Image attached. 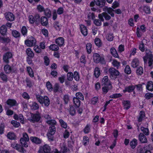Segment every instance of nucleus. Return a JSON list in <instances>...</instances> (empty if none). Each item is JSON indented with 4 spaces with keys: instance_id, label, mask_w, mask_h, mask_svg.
Listing matches in <instances>:
<instances>
[{
    "instance_id": "obj_1",
    "label": "nucleus",
    "mask_w": 153,
    "mask_h": 153,
    "mask_svg": "<svg viewBox=\"0 0 153 153\" xmlns=\"http://www.w3.org/2000/svg\"><path fill=\"white\" fill-rule=\"evenodd\" d=\"M36 99L38 101L42 104H44L45 106H48L50 104V100L47 96L42 97L41 95H36Z\"/></svg>"
},
{
    "instance_id": "obj_2",
    "label": "nucleus",
    "mask_w": 153,
    "mask_h": 153,
    "mask_svg": "<svg viewBox=\"0 0 153 153\" xmlns=\"http://www.w3.org/2000/svg\"><path fill=\"white\" fill-rule=\"evenodd\" d=\"M147 51H146V54L145 56L143 57V59L144 62L145 63H147L148 59H149L148 62L149 66H151L152 64V60L153 62V57H152V53L149 50L148 51V53H147Z\"/></svg>"
},
{
    "instance_id": "obj_3",
    "label": "nucleus",
    "mask_w": 153,
    "mask_h": 153,
    "mask_svg": "<svg viewBox=\"0 0 153 153\" xmlns=\"http://www.w3.org/2000/svg\"><path fill=\"white\" fill-rule=\"evenodd\" d=\"M35 39L33 36L29 37L28 39L25 41V44L27 46L32 47L36 44Z\"/></svg>"
},
{
    "instance_id": "obj_4",
    "label": "nucleus",
    "mask_w": 153,
    "mask_h": 153,
    "mask_svg": "<svg viewBox=\"0 0 153 153\" xmlns=\"http://www.w3.org/2000/svg\"><path fill=\"white\" fill-rule=\"evenodd\" d=\"M39 153H53L51 152L50 147L48 145H45L42 147H41L39 151Z\"/></svg>"
},
{
    "instance_id": "obj_5",
    "label": "nucleus",
    "mask_w": 153,
    "mask_h": 153,
    "mask_svg": "<svg viewBox=\"0 0 153 153\" xmlns=\"http://www.w3.org/2000/svg\"><path fill=\"white\" fill-rule=\"evenodd\" d=\"M4 70L6 74H10L11 72L13 73L16 72L17 69L15 67L11 68L9 65L7 64L4 65Z\"/></svg>"
},
{
    "instance_id": "obj_6",
    "label": "nucleus",
    "mask_w": 153,
    "mask_h": 153,
    "mask_svg": "<svg viewBox=\"0 0 153 153\" xmlns=\"http://www.w3.org/2000/svg\"><path fill=\"white\" fill-rule=\"evenodd\" d=\"M93 59L94 62L96 63H99L100 62H103L104 60L103 57L100 56L97 53H94L93 54Z\"/></svg>"
},
{
    "instance_id": "obj_7",
    "label": "nucleus",
    "mask_w": 153,
    "mask_h": 153,
    "mask_svg": "<svg viewBox=\"0 0 153 153\" xmlns=\"http://www.w3.org/2000/svg\"><path fill=\"white\" fill-rule=\"evenodd\" d=\"M5 17L7 20L10 22L15 19V16L13 14L10 12H7L4 14Z\"/></svg>"
},
{
    "instance_id": "obj_8",
    "label": "nucleus",
    "mask_w": 153,
    "mask_h": 153,
    "mask_svg": "<svg viewBox=\"0 0 153 153\" xmlns=\"http://www.w3.org/2000/svg\"><path fill=\"white\" fill-rule=\"evenodd\" d=\"M12 54L11 53L8 52L5 53L3 56V60L6 63H8L9 62V59L12 58Z\"/></svg>"
},
{
    "instance_id": "obj_9",
    "label": "nucleus",
    "mask_w": 153,
    "mask_h": 153,
    "mask_svg": "<svg viewBox=\"0 0 153 153\" xmlns=\"http://www.w3.org/2000/svg\"><path fill=\"white\" fill-rule=\"evenodd\" d=\"M11 146L12 148L17 150L19 152H24L25 151V150L24 149L23 147L21 146L20 145L16 143H12Z\"/></svg>"
},
{
    "instance_id": "obj_10",
    "label": "nucleus",
    "mask_w": 153,
    "mask_h": 153,
    "mask_svg": "<svg viewBox=\"0 0 153 153\" xmlns=\"http://www.w3.org/2000/svg\"><path fill=\"white\" fill-rule=\"evenodd\" d=\"M108 72L110 75L112 77L117 76L119 74L118 71L113 68L109 69Z\"/></svg>"
},
{
    "instance_id": "obj_11",
    "label": "nucleus",
    "mask_w": 153,
    "mask_h": 153,
    "mask_svg": "<svg viewBox=\"0 0 153 153\" xmlns=\"http://www.w3.org/2000/svg\"><path fill=\"white\" fill-rule=\"evenodd\" d=\"M80 29L81 33L84 36H85L87 35L88 30L86 26L82 25H80Z\"/></svg>"
},
{
    "instance_id": "obj_12",
    "label": "nucleus",
    "mask_w": 153,
    "mask_h": 153,
    "mask_svg": "<svg viewBox=\"0 0 153 153\" xmlns=\"http://www.w3.org/2000/svg\"><path fill=\"white\" fill-rule=\"evenodd\" d=\"M108 80V77L107 76H105L102 79V85H108V87H111V85Z\"/></svg>"
},
{
    "instance_id": "obj_13",
    "label": "nucleus",
    "mask_w": 153,
    "mask_h": 153,
    "mask_svg": "<svg viewBox=\"0 0 153 153\" xmlns=\"http://www.w3.org/2000/svg\"><path fill=\"white\" fill-rule=\"evenodd\" d=\"M56 43L60 47L62 46L64 44V39L62 37H59L55 40Z\"/></svg>"
},
{
    "instance_id": "obj_14",
    "label": "nucleus",
    "mask_w": 153,
    "mask_h": 153,
    "mask_svg": "<svg viewBox=\"0 0 153 153\" xmlns=\"http://www.w3.org/2000/svg\"><path fill=\"white\" fill-rule=\"evenodd\" d=\"M139 139L142 143H146L147 142L146 137L142 133H140L139 135Z\"/></svg>"
},
{
    "instance_id": "obj_15",
    "label": "nucleus",
    "mask_w": 153,
    "mask_h": 153,
    "mask_svg": "<svg viewBox=\"0 0 153 153\" xmlns=\"http://www.w3.org/2000/svg\"><path fill=\"white\" fill-rule=\"evenodd\" d=\"M139 64V61L137 58H135L133 59L131 63V66L134 68H136L138 66Z\"/></svg>"
},
{
    "instance_id": "obj_16",
    "label": "nucleus",
    "mask_w": 153,
    "mask_h": 153,
    "mask_svg": "<svg viewBox=\"0 0 153 153\" xmlns=\"http://www.w3.org/2000/svg\"><path fill=\"white\" fill-rule=\"evenodd\" d=\"M135 88L134 85H131L128 87H126L125 89L123 90V91L124 93L126 92H132Z\"/></svg>"
},
{
    "instance_id": "obj_17",
    "label": "nucleus",
    "mask_w": 153,
    "mask_h": 153,
    "mask_svg": "<svg viewBox=\"0 0 153 153\" xmlns=\"http://www.w3.org/2000/svg\"><path fill=\"white\" fill-rule=\"evenodd\" d=\"M40 119V118L39 115L37 114H35L32 116V118L30 120L34 122H35L39 121Z\"/></svg>"
},
{
    "instance_id": "obj_18",
    "label": "nucleus",
    "mask_w": 153,
    "mask_h": 153,
    "mask_svg": "<svg viewBox=\"0 0 153 153\" xmlns=\"http://www.w3.org/2000/svg\"><path fill=\"white\" fill-rule=\"evenodd\" d=\"M30 140L36 144H40L41 143V140L38 137H30Z\"/></svg>"
},
{
    "instance_id": "obj_19",
    "label": "nucleus",
    "mask_w": 153,
    "mask_h": 153,
    "mask_svg": "<svg viewBox=\"0 0 153 153\" xmlns=\"http://www.w3.org/2000/svg\"><path fill=\"white\" fill-rule=\"evenodd\" d=\"M110 52L112 55L114 57L119 58V56L117 51L114 48H112L110 49Z\"/></svg>"
},
{
    "instance_id": "obj_20",
    "label": "nucleus",
    "mask_w": 153,
    "mask_h": 153,
    "mask_svg": "<svg viewBox=\"0 0 153 153\" xmlns=\"http://www.w3.org/2000/svg\"><path fill=\"white\" fill-rule=\"evenodd\" d=\"M41 22L42 25L44 26H47L48 24V19L45 16L41 17Z\"/></svg>"
},
{
    "instance_id": "obj_21",
    "label": "nucleus",
    "mask_w": 153,
    "mask_h": 153,
    "mask_svg": "<svg viewBox=\"0 0 153 153\" xmlns=\"http://www.w3.org/2000/svg\"><path fill=\"white\" fill-rule=\"evenodd\" d=\"M26 52L28 56L31 58H33L34 57V53L30 48H27L26 50Z\"/></svg>"
},
{
    "instance_id": "obj_22",
    "label": "nucleus",
    "mask_w": 153,
    "mask_h": 153,
    "mask_svg": "<svg viewBox=\"0 0 153 153\" xmlns=\"http://www.w3.org/2000/svg\"><path fill=\"white\" fill-rule=\"evenodd\" d=\"M7 103L9 105L13 106L16 105V102L14 100L9 99L7 101Z\"/></svg>"
},
{
    "instance_id": "obj_23",
    "label": "nucleus",
    "mask_w": 153,
    "mask_h": 153,
    "mask_svg": "<svg viewBox=\"0 0 153 153\" xmlns=\"http://www.w3.org/2000/svg\"><path fill=\"white\" fill-rule=\"evenodd\" d=\"M10 41V39L8 37H4L0 36V42L2 43H8Z\"/></svg>"
},
{
    "instance_id": "obj_24",
    "label": "nucleus",
    "mask_w": 153,
    "mask_h": 153,
    "mask_svg": "<svg viewBox=\"0 0 153 153\" xmlns=\"http://www.w3.org/2000/svg\"><path fill=\"white\" fill-rule=\"evenodd\" d=\"M124 108L126 109H128L130 107V103L128 100L124 101L123 102Z\"/></svg>"
},
{
    "instance_id": "obj_25",
    "label": "nucleus",
    "mask_w": 153,
    "mask_h": 153,
    "mask_svg": "<svg viewBox=\"0 0 153 153\" xmlns=\"http://www.w3.org/2000/svg\"><path fill=\"white\" fill-rule=\"evenodd\" d=\"M113 66L117 68H118L120 65V63L116 59H113L112 62Z\"/></svg>"
},
{
    "instance_id": "obj_26",
    "label": "nucleus",
    "mask_w": 153,
    "mask_h": 153,
    "mask_svg": "<svg viewBox=\"0 0 153 153\" xmlns=\"http://www.w3.org/2000/svg\"><path fill=\"white\" fill-rule=\"evenodd\" d=\"M146 88L147 89L150 91H153V82H148Z\"/></svg>"
},
{
    "instance_id": "obj_27",
    "label": "nucleus",
    "mask_w": 153,
    "mask_h": 153,
    "mask_svg": "<svg viewBox=\"0 0 153 153\" xmlns=\"http://www.w3.org/2000/svg\"><path fill=\"white\" fill-rule=\"evenodd\" d=\"M94 74L95 77L97 78L99 76L100 74V70L99 68L97 67L95 68Z\"/></svg>"
},
{
    "instance_id": "obj_28",
    "label": "nucleus",
    "mask_w": 153,
    "mask_h": 153,
    "mask_svg": "<svg viewBox=\"0 0 153 153\" xmlns=\"http://www.w3.org/2000/svg\"><path fill=\"white\" fill-rule=\"evenodd\" d=\"M104 10H107L108 13L110 14L112 17H114V13H113V11H114V10H113L111 8L109 7L108 8L107 7L105 8Z\"/></svg>"
},
{
    "instance_id": "obj_29",
    "label": "nucleus",
    "mask_w": 153,
    "mask_h": 153,
    "mask_svg": "<svg viewBox=\"0 0 153 153\" xmlns=\"http://www.w3.org/2000/svg\"><path fill=\"white\" fill-rule=\"evenodd\" d=\"M30 107L33 110H37L39 108L38 104L35 102H33L30 105Z\"/></svg>"
},
{
    "instance_id": "obj_30",
    "label": "nucleus",
    "mask_w": 153,
    "mask_h": 153,
    "mask_svg": "<svg viewBox=\"0 0 153 153\" xmlns=\"http://www.w3.org/2000/svg\"><path fill=\"white\" fill-rule=\"evenodd\" d=\"M29 138L27 134L25 132L23 133L22 137L20 139V141H29Z\"/></svg>"
},
{
    "instance_id": "obj_31",
    "label": "nucleus",
    "mask_w": 153,
    "mask_h": 153,
    "mask_svg": "<svg viewBox=\"0 0 153 153\" xmlns=\"http://www.w3.org/2000/svg\"><path fill=\"white\" fill-rule=\"evenodd\" d=\"M27 70L29 76L31 77H33L34 76V73L31 68L27 67Z\"/></svg>"
},
{
    "instance_id": "obj_32",
    "label": "nucleus",
    "mask_w": 153,
    "mask_h": 153,
    "mask_svg": "<svg viewBox=\"0 0 153 153\" xmlns=\"http://www.w3.org/2000/svg\"><path fill=\"white\" fill-rule=\"evenodd\" d=\"M53 27L57 30H59L61 27V25L58 22H55L53 24Z\"/></svg>"
},
{
    "instance_id": "obj_33",
    "label": "nucleus",
    "mask_w": 153,
    "mask_h": 153,
    "mask_svg": "<svg viewBox=\"0 0 153 153\" xmlns=\"http://www.w3.org/2000/svg\"><path fill=\"white\" fill-rule=\"evenodd\" d=\"M80 62L83 64V65L85 66L86 62V60L85 56L84 55H82L80 58Z\"/></svg>"
},
{
    "instance_id": "obj_34",
    "label": "nucleus",
    "mask_w": 153,
    "mask_h": 153,
    "mask_svg": "<svg viewBox=\"0 0 153 153\" xmlns=\"http://www.w3.org/2000/svg\"><path fill=\"white\" fill-rule=\"evenodd\" d=\"M55 132L56 128L54 126H52L49 127L48 133L54 135Z\"/></svg>"
},
{
    "instance_id": "obj_35",
    "label": "nucleus",
    "mask_w": 153,
    "mask_h": 153,
    "mask_svg": "<svg viewBox=\"0 0 153 153\" xmlns=\"http://www.w3.org/2000/svg\"><path fill=\"white\" fill-rule=\"evenodd\" d=\"M7 32V28L5 25L2 26L0 28V33L2 35H5Z\"/></svg>"
},
{
    "instance_id": "obj_36",
    "label": "nucleus",
    "mask_w": 153,
    "mask_h": 153,
    "mask_svg": "<svg viewBox=\"0 0 153 153\" xmlns=\"http://www.w3.org/2000/svg\"><path fill=\"white\" fill-rule=\"evenodd\" d=\"M7 137L9 139L14 140L16 138V135L13 133L10 132L7 134Z\"/></svg>"
},
{
    "instance_id": "obj_37",
    "label": "nucleus",
    "mask_w": 153,
    "mask_h": 153,
    "mask_svg": "<svg viewBox=\"0 0 153 153\" xmlns=\"http://www.w3.org/2000/svg\"><path fill=\"white\" fill-rule=\"evenodd\" d=\"M137 144V140L135 139H133L130 143V146L132 149L134 148Z\"/></svg>"
},
{
    "instance_id": "obj_38",
    "label": "nucleus",
    "mask_w": 153,
    "mask_h": 153,
    "mask_svg": "<svg viewBox=\"0 0 153 153\" xmlns=\"http://www.w3.org/2000/svg\"><path fill=\"white\" fill-rule=\"evenodd\" d=\"M140 129L146 135H148L149 134V131L148 128L141 127Z\"/></svg>"
},
{
    "instance_id": "obj_39",
    "label": "nucleus",
    "mask_w": 153,
    "mask_h": 153,
    "mask_svg": "<svg viewBox=\"0 0 153 153\" xmlns=\"http://www.w3.org/2000/svg\"><path fill=\"white\" fill-rule=\"evenodd\" d=\"M92 45L90 43H88L86 45V49L87 53L89 54L91 52Z\"/></svg>"
},
{
    "instance_id": "obj_40",
    "label": "nucleus",
    "mask_w": 153,
    "mask_h": 153,
    "mask_svg": "<svg viewBox=\"0 0 153 153\" xmlns=\"http://www.w3.org/2000/svg\"><path fill=\"white\" fill-rule=\"evenodd\" d=\"M145 116L144 112L143 111H141L140 113V116L138 118V121L139 122L141 121L144 117Z\"/></svg>"
},
{
    "instance_id": "obj_41",
    "label": "nucleus",
    "mask_w": 153,
    "mask_h": 153,
    "mask_svg": "<svg viewBox=\"0 0 153 153\" xmlns=\"http://www.w3.org/2000/svg\"><path fill=\"white\" fill-rule=\"evenodd\" d=\"M50 49L53 51H57L59 49V47L55 44H52L49 47Z\"/></svg>"
},
{
    "instance_id": "obj_42",
    "label": "nucleus",
    "mask_w": 153,
    "mask_h": 153,
    "mask_svg": "<svg viewBox=\"0 0 153 153\" xmlns=\"http://www.w3.org/2000/svg\"><path fill=\"white\" fill-rule=\"evenodd\" d=\"M141 30H140V28L137 27V31H136V34L137 36L138 37H141L143 34L144 33L143 32H142Z\"/></svg>"
},
{
    "instance_id": "obj_43",
    "label": "nucleus",
    "mask_w": 153,
    "mask_h": 153,
    "mask_svg": "<svg viewBox=\"0 0 153 153\" xmlns=\"http://www.w3.org/2000/svg\"><path fill=\"white\" fill-rule=\"evenodd\" d=\"M59 122L61 126L64 128H66L67 127V125L66 123L63 120L60 119L59 120Z\"/></svg>"
},
{
    "instance_id": "obj_44",
    "label": "nucleus",
    "mask_w": 153,
    "mask_h": 153,
    "mask_svg": "<svg viewBox=\"0 0 153 153\" xmlns=\"http://www.w3.org/2000/svg\"><path fill=\"white\" fill-rule=\"evenodd\" d=\"M13 36L15 38L18 37L20 36V33L16 30H13L12 32Z\"/></svg>"
},
{
    "instance_id": "obj_45",
    "label": "nucleus",
    "mask_w": 153,
    "mask_h": 153,
    "mask_svg": "<svg viewBox=\"0 0 153 153\" xmlns=\"http://www.w3.org/2000/svg\"><path fill=\"white\" fill-rule=\"evenodd\" d=\"M89 139L88 137L85 136L83 137V143L85 146L87 145L89 143Z\"/></svg>"
},
{
    "instance_id": "obj_46",
    "label": "nucleus",
    "mask_w": 153,
    "mask_h": 153,
    "mask_svg": "<svg viewBox=\"0 0 153 153\" xmlns=\"http://www.w3.org/2000/svg\"><path fill=\"white\" fill-rule=\"evenodd\" d=\"M45 14L48 17H50L51 16V12L50 10L48 9L45 10L44 11Z\"/></svg>"
},
{
    "instance_id": "obj_47",
    "label": "nucleus",
    "mask_w": 153,
    "mask_h": 153,
    "mask_svg": "<svg viewBox=\"0 0 153 153\" xmlns=\"http://www.w3.org/2000/svg\"><path fill=\"white\" fill-rule=\"evenodd\" d=\"M46 86L48 90L49 91H52V86L50 82L48 81L46 82Z\"/></svg>"
},
{
    "instance_id": "obj_48",
    "label": "nucleus",
    "mask_w": 153,
    "mask_h": 153,
    "mask_svg": "<svg viewBox=\"0 0 153 153\" xmlns=\"http://www.w3.org/2000/svg\"><path fill=\"white\" fill-rule=\"evenodd\" d=\"M46 123L48 124L54 126L56 124V121L54 120L50 119L46 121Z\"/></svg>"
},
{
    "instance_id": "obj_49",
    "label": "nucleus",
    "mask_w": 153,
    "mask_h": 153,
    "mask_svg": "<svg viewBox=\"0 0 153 153\" xmlns=\"http://www.w3.org/2000/svg\"><path fill=\"white\" fill-rule=\"evenodd\" d=\"M95 45L99 47L102 44V42L100 39L98 38H96L94 40Z\"/></svg>"
},
{
    "instance_id": "obj_50",
    "label": "nucleus",
    "mask_w": 153,
    "mask_h": 153,
    "mask_svg": "<svg viewBox=\"0 0 153 153\" xmlns=\"http://www.w3.org/2000/svg\"><path fill=\"white\" fill-rule=\"evenodd\" d=\"M21 32L22 35L24 36L26 35L27 33V30L26 27L23 26L22 27L21 29Z\"/></svg>"
},
{
    "instance_id": "obj_51",
    "label": "nucleus",
    "mask_w": 153,
    "mask_h": 153,
    "mask_svg": "<svg viewBox=\"0 0 153 153\" xmlns=\"http://www.w3.org/2000/svg\"><path fill=\"white\" fill-rule=\"evenodd\" d=\"M122 95L120 94H114L110 96V97L112 98H117L121 97Z\"/></svg>"
},
{
    "instance_id": "obj_52",
    "label": "nucleus",
    "mask_w": 153,
    "mask_h": 153,
    "mask_svg": "<svg viewBox=\"0 0 153 153\" xmlns=\"http://www.w3.org/2000/svg\"><path fill=\"white\" fill-rule=\"evenodd\" d=\"M125 72L127 74H130L131 73V70L129 65H126L125 69Z\"/></svg>"
},
{
    "instance_id": "obj_53",
    "label": "nucleus",
    "mask_w": 153,
    "mask_h": 153,
    "mask_svg": "<svg viewBox=\"0 0 153 153\" xmlns=\"http://www.w3.org/2000/svg\"><path fill=\"white\" fill-rule=\"evenodd\" d=\"M94 1L97 5L101 7H102L105 5L104 3L103 2H102V4H101V2L100 0H94Z\"/></svg>"
},
{
    "instance_id": "obj_54",
    "label": "nucleus",
    "mask_w": 153,
    "mask_h": 153,
    "mask_svg": "<svg viewBox=\"0 0 153 153\" xmlns=\"http://www.w3.org/2000/svg\"><path fill=\"white\" fill-rule=\"evenodd\" d=\"M114 38L113 35L112 33H109L106 37V39L109 41H111L113 40Z\"/></svg>"
},
{
    "instance_id": "obj_55",
    "label": "nucleus",
    "mask_w": 153,
    "mask_h": 153,
    "mask_svg": "<svg viewBox=\"0 0 153 153\" xmlns=\"http://www.w3.org/2000/svg\"><path fill=\"white\" fill-rule=\"evenodd\" d=\"M0 77L1 79L4 81H7V76L3 73H1L0 74Z\"/></svg>"
},
{
    "instance_id": "obj_56",
    "label": "nucleus",
    "mask_w": 153,
    "mask_h": 153,
    "mask_svg": "<svg viewBox=\"0 0 153 153\" xmlns=\"http://www.w3.org/2000/svg\"><path fill=\"white\" fill-rule=\"evenodd\" d=\"M59 85L58 84L56 83L55 85V87L54 88V91L55 92L59 91V92H62V91L61 90H59Z\"/></svg>"
},
{
    "instance_id": "obj_57",
    "label": "nucleus",
    "mask_w": 153,
    "mask_h": 153,
    "mask_svg": "<svg viewBox=\"0 0 153 153\" xmlns=\"http://www.w3.org/2000/svg\"><path fill=\"white\" fill-rule=\"evenodd\" d=\"M143 73V69L142 67H140L137 69V73L138 75H141Z\"/></svg>"
},
{
    "instance_id": "obj_58",
    "label": "nucleus",
    "mask_w": 153,
    "mask_h": 153,
    "mask_svg": "<svg viewBox=\"0 0 153 153\" xmlns=\"http://www.w3.org/2000/svg\"><path fill=\"white\" fill-rule=\"evenodd\" d=\"M98 100V98L97 97H95L93 98L91 101V103L92 104L95 105L97 102Z\"/></svg>"
},
{
    "instance_id": "obj_59",
    "label": "nucleus",
    "mask_w": 153,
    "mask_h": 153,
    "mask_svg": "<svg viewBox=\"0 0 153 153\" xmlns=\"http://www.w3.org/2000/svg\"><path fill=\"white\" fill-rule=\"evenodd\" d=\"M11 123L15 127H18L20 126L19 123L15 120H13L11 122Z\"/></svg>"
},
{
    "instance_id": "obj_60",
    "label": "nucleus",
    "mask_w": 153,
    "mask_h": 153,
    "mask_svg": "<svg viewBox=\"0 0 153 153\" xmlns=\"http://www.w3.org/2000/svg\"><path fill=\"white\" fill-rule=\"evenodd\" d=\"M29 20L31 24H33L35 21V19L33 16L30 15L29 16Z\"/></svg>"
},
{
    "instance_id": "obj_61",
    "label": "nucleus",
    "mask_w": 153,
    "mask_h": 153,
    "mask_svg": "<svg viewBox=\"0 0 153 153\" xmlns=\"http://www.w3.org/2000/svg\"><path fill=\"white\" fill-rule=\"evenodd\" d=\"M37 9L40 12L44 11L45 10L44 7L41 5H39L37 6Z\"/></svg>"
},
{
    "instance_id": "obj_62",
    "label": "nucleus",
    "mask_w": 153,
    "mask_h": 153,
    "mask_svg": "<svg viewBox=\"0 0 153 153\" xmlns=\"http://www.w3.org/2000/svg\"><path fill=\"white\" fill-rule=\"evenodd\" d=\"M153 97V94L152 93H147L145 95V97L147 99H149Z\"/></svg>"
},
{
    "instance_id": "obj_63",
    "label": "nucleus",
    "mask_w": 153,
    "mask_h": 153,
    "mask_svg": "<svg viewBox=\"0 0 153 153\" xmlns=\"http://www.w3.org/2000/svg\"><path fill=\"white\" fill-rule=\"evenodd\" d=\"M67 78L68 80H72L73 79V74L72 73L69 72L67 75Z\"/></svg>"
},
{
    "instance_id": "obj_64",
    "label": "nucleus",
    "mask_w": 153,
    "mask_h": 153,
    "mask_svg": "<svg viewBox=\"0 0 153 153\" xmlns=\"http://www.w3.org/2000/svg\"><path fill=\"white\" fill-rule=\"evenodd\" d=\"M33 49L37 53H39L41 52V49L37 45H36L34 47Z\"/></svg>"
}]
</instances>
